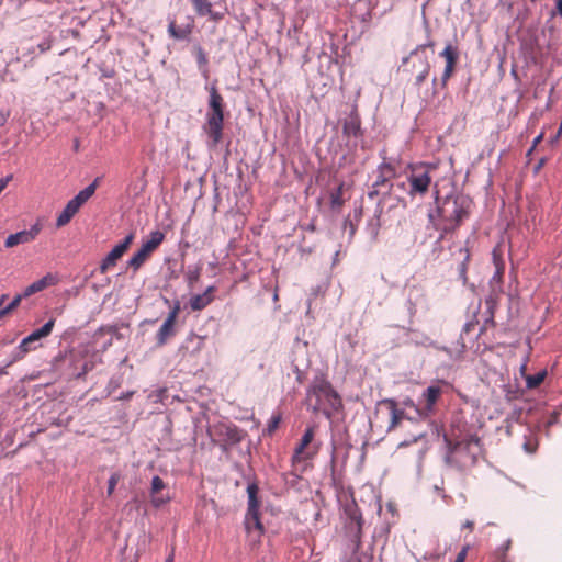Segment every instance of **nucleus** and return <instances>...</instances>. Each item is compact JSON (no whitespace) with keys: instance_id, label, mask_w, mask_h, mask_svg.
I'll return each mask as SVG.
<instances>
[{"instance_id":"412c9836","label":"nucleus","mask_w":562,"mask_h":562,"mask_svg":"<svg viewBox=\"0 0 562 562\" xmlns=\"http://www.w3.org/2000/svg\"><path fill=\"white\" fill-rule=\"evenodd\" d=\"M57 282V279L55 276L47 273L40 280L33 282L29 286H26L23 291L24 296L29 297L37 292H41L45 290L46 288L54 285Z\"/></svg>"},{"instance_id":"a878e982","label":"nucleus","mask_w":562,"mask_h":562,"mask_svg":"<svg viewBox=\"0 0 562 562\" xmlns=\"http://www.w3.org/2000/svg\"><path fill=\"white\" fill-rule=\"evenodd\" d=\"M54 325H55V319L54 318L49 319L41 328L31 333L27 336L29 340H31L33 344H35L36 341L49 336L54 328Z\"/></svg>"},{"instance_id":"4be33fe9","label":"nucleus","mask_w":562,"mask_h":562,"mask_svg":"<svg viewBox=\"0 0 562 562\" xmlns=\"http://www.w3.org/2000/svg\"><path fill=\"white\" fill-rule=\"evenodd\" d=\"M100 178H95L92 183L86 187L83 190L79 191V193L71 199V201L80 209L95 192L97 187L99 186Z\"/></svg>"},{"instance_id":"7ed1b4c3","label":"nucleus","mask_w":562,"mask_h":562,"mask_svg":"<svg viewBox=\"0 0 562 562\" xmlns=\"http://www.w3.org/2000/svg\"><path fill=\"white\" fill-rule=\"evenodd\" d=\"M437 169L436 164L420 162L409 166L407 181L409 184V196H425L432 182L431 173Z\"/></svg>"},{"instance_id":"13d9d810","label":"nucleus","mask_w":562,"mask_h":562,"mask_svg":"<svg viewBox=\"0 0 562 562\" xmlns=\"http://www.w3.org/2000/svg\"><path fill=\"white\" fill-rule=\"evenodd\" d=\"M541 137H542V135L538 136V137L535 139V145H536L538 142H540Z\"/></svg>"},{"instance_id":"f3484780","label":"nucleus","mask_w":562,"mask_h":562,"mask_svg":"<svg viewBox=\"0 0 562 562\" xmlns=\"http://www.w3.org/2000/svg\"><path fill=\"white\" fill-rule=\"evenodd\" d=\"M378 177L373 183L374 191L370 193L371 196L373 193L378 194L379 189L385 186L395 176V167L391 162L383 161L378 167Z\"/></svg>"},{"instance_id":"e433bc0d","label":"nucleus","mask_w":562,"mask_h":562,"mask_svg":"<svg viewBox=\"0 0 562 562\" xmlns=\"http://www.w3.org/2000/svg\"><path fill=\"white\" fill-rule=\"evenodd\" d=\"M226 428V435L228 437V439L233 442H238L240 440V436L238 434V430L237 428L234 426V427H225Z\"/></svg>"},{"instance_id":"58836bf2","label":"nucleus","mask_w":562,"mask_h":562,"mask_svg":"<svg viewBox=\"0 0 562 562\" xmlns=\"http://www.w3.org/2000/svg\"><path fill=\"white\" fill-rule=\"evenodd\" d=\"M524 449L528 453H533L537 449V442L533 441L532 439H527L526 442L524 443Z\"/></svg>"},{"instance_id":"393cba45","label":"nucleus","mask_w":562,"mask_h":562,"mask_svg":"<svg viewBox=\"0 0 562 562\" xmlns=\"http://www.w3.org/2000/svg\"><path fill=\"white\" fill-rule=\"evenodd\" d=\"M164 233H161L160 231H154L150 233L149 238L145 243H143L140 248L151 255L164 241Z\"/></svg>"},{"instance_id":"0eeeda50","label":"nucleus","mask_w":562,"mask_h":562,"mask_svg":"<svg viewBox=\"0 0 562 562\" xmlns=\"http://www.w3.org/2000/svg\"><path fill=\"white\" fill-rule=\"evenodd\" d=\"M133 234L127 235L121 243L115 245L113 249L106 255V257L100 263L99 270L100 273L104 274L110 269L116 266L117 261L123 257V255L128 250L132 241Z\"/></svg>"},{"instance_id":"2eb2a0df","label":"nucleus","mask_w":562,"mask_h":562,"mask_svg":"<svg viewBox=\"0 0 562 562\" xmlns=\"http://www.w3.org/2000/svg\"><path fill=\"white\" fill-rule=\"evenodd\" d=\"M194 29V19L190 15L187 16V22L180 25L176 20H170L168 24V34L171 38L177 41H184L190 37Z\"/></svg>"},{"instance_id":"6e6552de","label":"nucleus","mask_w":562,"mask_h":562,"mask_svg":"<svg viewBox=\"0 0 562 562\" xmlns=\"http://www.w3.org/2000/svg\"><path fill=\"white\" fill-rule=\"evenodd\" d=\"M315 436V428L313 426L305 429L300 443L296 446L292 461L301 462L313 458L317 453V448L310 447Z\"/></svg>"},{"instance_id":"f704fd0d","label":"nucleus","mask_w":562,"mask_h":562,"mask_svg":"<svg viewBox=\"0 0 562 562\" xmlns=\"http://www.w3.org/2000/svg\"><path fill=\"white\" fill-rule=\"evenodd\" d=\"M119 481H120V475L117 473H114L110 476L109 482H108V491H106L109 496H111L113 494Z\"/></svg>"},{"instance_id":"3c124183","label":"nucleus","mask_w":562,"mask_h":562,"mask_svg":"<svg viewBox=\"0 0 562 562\" xmlns=\"http://www.w3.org/2000/svg\"><path fill=\"white\" fill-rule=\"evenodd\" d=\"M487 325H491L490 316L486 318L484 325L482 326L480 330L481 334L486 329Z\"/></svg>"},{"instance_id":"f257e3e1","label":"nucleus","mask_w":562,"mask_h":562,"mask_svg":"<svg viewBox=\"0 0 562 562\" xmlns=\"http://www.w3.org/2000/svg\"><path fill=\"white\" fill-rule=\"evenodd\" d=\"M306 400L312 411L317 413L323 411L327 416L330 415L327 408L338 412L342 408L340 395L334 390L331 383L323 375L316 376L307 389Z\"/></svg>"},{"instance_id":"8fccbe9b","label":"nucleus","mask_w":562,"mask_h":562,"mask_svg":"<svg viewBox=\"0 0 562 562\" xmlns=\"http://www.w3.org/2000/svg\"><path fill=\"white\" fill-rule=\"evenodd\" d=\"M173 559H175V550L172 549L165 562H173Z\"/></svg>"},{"instance_id":"f03ea898","label":"nucleus","mask_w":562,"mask_h":562,"mask_svg":"<svg viewBox=\"0 0 562 562\" xmlns=\"http://www.w3.org/2000/svg\"><path fill=\"white\" fill-rule=\"evenodd\" d=\"M209 110L205 116L203 130L210 139V146L216 147L223 138L224 127V99L218 92L216 86L209 88Z\"/></svg>"},{"instance_id":"09e8293b","label":"nucleus","mask_w":562,"mask_h":562,"mask_svg":"<svg viewBox=\"0 0 562 562\" xmlns=\"http://www.w3.org/2000/svg\"><path fill=\"white\" fill-rule=\"evenodd\" d=\"M351 518L356 520L357 526H358V531L360 532V530H361V521H362L361 516L360 515H353Z\"/></svg>"},{"instance_id":"4468645a","label":"nucleus","mask_w":562,"mask_h":562,"mask_svg":"<svg viewBox=\"0 0 562 562\" xmlns=\"http://www.w3.org/2000/svg\"><path fill=\"white\" fill-rule=\"evenodd\" d=\"M440 57L445 58L446 60V67L441 77L442 87H446L457 66L459 57L457 47L452 46L451 44H447L443 50L440 53Z\"/></svg>"},{"instance_id":"a211bd4d","label":"nucleus","mask_w":562,"mask_h":562,"mask_svg":"<svg viewBox=\"0 0 562 562\" xmlns=\"http://www.w3.org/2000/svg\"><path fill=\"white\" fill-rule=\"evenodd\" d=\"M380 405H384L390 411V424L387 430H394L405 417L403 409L398 408L397 402L393 398H384L380 402Z\"/></svg>"},{"instance_id":"c756f323","label":"nucleus","mask_w":562,"mask_h":562,"mask_svg":"<svg viewBox=\"0 0 562 562\" xmlns=\"http://www.w3.org/2000/svg\"><path fill=\"white\" fill-rule=\"evenodd\" d=\"M547 371L542 370L539 371L536 374L527 375L526 376V385L528 389H536L546 379Z\"/></svg>"},{"instance_id":"6ab92c4d","label":"nucleus","mask_w":562,"mask_h":562,"mask_svg":"<svg viewBox=\"0 0 562 562\" xmlns=\"http://www.w3.org/2000/svg\"><path fill=\"white\" fill-rule=\"evenodd\" d=\"M195 13L199 16H209L213 21L223 19V13L213 11V5L210 0H191Z\"/></svg>"},{"instance_id":"5701e85b","label":"nucleus","mask_w":562,"mask_h":562,"mask_svg":"<svg viewBox=\"0 0 562 562\" xmlns=\"http://www.w3.org/2000/svg\"><path fill=\"white\" fill-rule=\"evenodd\" d=\"M100 178H95L92 183L86 187L83 190L79 191V193L71 199V201L80 209L95 192L97 187L99 186Z\"/></svg>"},{"instance_id":"20e7f679","label":"nucleus","mask_w":562,"mask_h":562,"mask_svg":"<svg viewBox=\"0 0 562 562\" xmlns=\"http://www.w3.org/2000/svg\"><path fill=\"white\" fill-rule=\"evenodd\" d=\"M453 461L461 470L473 467L482 452L481 439L476 435H470L457 442L452 449Z\"/></svg>"},{"instance_id":"bf43d9fd","label":"nucleus","mask_w":562,"mask_h":562,"mask_svg":"<svg viewBox=\"0 0 562 562\" xmlns=\"http://www.w3.org/2000/svg\"><path fill=\"white\" fill-rule=\"evenodd\" d=\"M461 346H462L461 352H464L465 345H464V344H462Z\"/></svg>"},{"instance_id":"49530a36","label":"nucleus","mask_w":562,"mask_h":562,"mask_svg":"<svg viewBox=\"0 0 562 562\" xmlns=\"http://www.w3.org/2000/svg\"><path fill=\"white\" fill-rule=\"evenodd\" d=\"M503 273H504V265L502 262H496V273H495V278H502L503 277Z\"/></svg>"},{"instance_id":"c03bdc74","label":"nucleus","mask_w":562,"mask_h":562,"mask_svg":"<svg viewBox=\"0 0 562 562\" xmlns=\"http://www.w3.org/2000/svg\"><path fill=\"white\" fill-rule=\"evenodd\" d=\"M509 546H510L509 541L504 546V549H503L502 555L499 557L498 562H508V560L506 558V552L509 549Z\"/></svg>"},{"instance_id":"a18cd8bd","label":"nucleus","mask_w":562,"mask_h":562,"mask_svg":"<svg viewBox=\"0 0 562 562\" xmlns=\"http://www.w3.org/2000/svg\"><path fill=\"white\" fill-rule=\"evenodd\" d=\"M50 47H52L50 42H43V43L38 44V49L41 53L47 52L48 49H50Z\"/></svg>"},{"instance_id":"ddd939ff","label":"nucleus","mask_w":562,"mask_h":562,"mask_svg":"<svg viewBox=\"0 0 562 562\" xmlns=\"http://www.w3.org/2000/svg\"><path fill=\"white\" fill-rule=\"evenodd\" d=\"M440 57L445 58L446 60V67L441 77L442 87H446L457 66L459 57L457 47L452 46L451 44H447L443 50L440 53Z\"/></svg>"},{"instance_id":"4c0bfd02","label":"nucleus","mask_w":562,"mask_h":562,"mask_svg":"<svg viewBox=\"0 0 562 562\" xmlns=\"http://www.w3.org/2000/svg\"><path fill=\"white\" fill-rule=\"evenodd\" d=\"M24 297H25L24 293L15 295L14 299L11 301V303L5 307L11 313L13 310H15L20 305L22 299H24Z\"/></svg>"},{"instance_id":"423d86ee","label":"nucleus","mask_w":562,"mask_h":562,"mask_svg":"<svg viewBox=\"0 0 562 562\" xmlns=\"http://www.w3.org/2000/svg\"><path fill=\"white\" fill-rule=\"evenodd\" d=\"M470 201L464 196H457L453 200H446L443 206L439 210L440 214L452 221L451 226H446L443 233L451 232L460 226L461 222L469 216Z\"/></svg>"},{"instance_id":"37998d69","label":"nucleus","mask_w":562,"mask_h":562,"mask_svg":"<svg viewBox=\"0 0 562 562\" xmlns=\"http://www.w3.org/2000/svg\"><path fill=\"white\" fill-rule=\"evenodd\" d=\"M13 176L9 175L0 179V193L7 188L8 183L12 180Z\"/></svg>"},{"instance_id":"603ef678","label":"nucleus","mask_w":562,"mask_h":562,"mask_svg":"<svg viewBox=\"0 0 562 562\" xmlns=\"http://www.w3.org/2000/svg\"><path fill=\"white\" fill-rule=\"evenodd\" d=\"M473 526H474L473 521H470V520H467V521L464 522V525H463V527H464V528H468V529H470V530H472V529H473Z\"/></svg>"},{"instance_id":"c9c22d12","label":"nucleus","mask_w":562,"mask_h":562,"mask_svg":"<svg viewBox=\"0 0 562 562\" xmlns=\"http://www.w3.org/2000/svg\"><path fill=\"white\" fill-rule=\"evenodd\" d=\"M195 52H196V59H198L199 66L205 67L207 65V57H206L205 52L203 50V48L201 46H198L195 48Z\"/></svg>"},{"instance_id":"ea45409f","label":"nucleus","mask_w":562,"mask_h":562,"mask_svg":"<svg viewBox=\"0 0 562 562\" xmlns=\"http://www.w3.org/2000/svg\"><path fill=\"white\" fill-rule=\"evenodd\" d=\"M403 405H404L405 407L413 408V409H414V411L419 415V412H420V407H422V406L416 405V404H415V402H414L412 398H409V397L405 398V400L403 401Z\"/></svg>"},{"instance_id":"39448f33","label":"nucleus","mask_w":562,"mask_h":562,"mask_svg":"<svg viewBox=\"0 0 562 562\" xmlns=\"http://www.w3.org/2000/svg\"><path fill=\"white\" fill-rule=\"evenodd\" d=\"M258 486L252 483L247 486L248 508L245 516V528L249 535L256 533L257 538L265 533V527L260 520V502L258 499Z\"/></svg>"},{"instance_id":"72a5a7b5","label":"nucleus","mask_w":562,"mask_h":562,"mask_svg":"<svg viewBox=\"0 0 562 562\" xmlns=\"http://www.w3.org/2000/svg\"><path fill=\"white\" fill-rule=\"evenodd\" d=\"M422 64H423V67H422L420 71L418 72V75L416 76V85L417 86L422 85L425 81V79L427 78L429 70H430V65L426 59L423 60Z\"/></svg>"},{"instance_id":"2f4dec72","label":"nucleus","mask_w":562,"mask_h":562,"mask_svg":"<svg viewBox=\"0 0 562 562\" xmlns=\"http://www.w3.org/2000/svg\"><path fill=\"white\" fill-rule=\"evenodd\" d=\"M485 306L487 310V314L490 315L491 326H495L494 315L497 306V297L494 295H490L488 297H486Z\"/></svg>"},{"instance_id":"dca6fc26","label":"nucleus","mask_w":562,"mask_h":562,"mask_svg":"<svg viewBox=\"0 0 562 562\" xmlns=\"http://www.w3.org/2000/svg\"><path fill=\"white\" fill-rule=\"evenodd\" d=\"M342 134L344 136L350 137H360L362 136L361 130V120L356 110H353L348 117H346L342 122Z\"/></svg>"},{"instance_id":"79ce46f5","label":"nucleus","mask_w":562,"mask_h":562,"mask_svg":"<svg viewBox=\"0 0 562 562\" xmlns=\"http://www.w3.org/2000/svg\"><path fill=\"white\" fill-rule=\"evenodd\" d=\"M476 323L477 322H475V321H471V322L465 323V325L462 328V333L463 334H468V333L474 330V328L476 326Z\"/></svg>"},{"instance_id":"1a4fd4ad","label":"nucleus","mask_w":562,"mask_h":562,"mask_svg":"<svg viewBox=\"0 0 562 562\" xmlns=\"http://www.w3.org/2000/svg\"><path fill=\"white\" fill-rule=\"evenodd\" d=\"M180 313V305L177 303L169 312L167 318L156 334L157 346H164L168 339L176 335V321Z\"/></svg>"},{"instance_id":"f8f14e48","label":"nucleus","mask_w":562,"mask_h":562,"mask_svg":"<svg viewBox=\"0 0 562 562\" xmlns=\"http://www.w3.org/2000/svg\"><path fill=\"white\" fill-rule=\"evenodd\" d=\"M42 231V225L35 223L27 231H21L15 234H11L7 237L4 245L7 248H12L20 244H27L33 241Z\"/></svg>"},{"instance_id":"6e6d98bb","label":"nucleus","mask_w":562,"mask_h":562,"mask_svg":"<svg viewBox=\"0 0 562 562\" xmlns=\"http://www.w3.org/2000/svg\"><path fill=\"white\" fill-rule=\"evenodd\" d=\"M7 299H8V295H7V294H2V295L0 296V307H2V306H3L4 302L7 301Z\"/></svg>"},{"instance_id":"aec40b11","label":"nucleus","mask_w":562,"mask_h":562,"mask_svg":"<svg viewBox=\"0 0 562 562\" xmlns=\"http://www.w3.org/2000/svg\"><path fill=\"white\" fill-rule=\"evenodd\" d=\"M214 292H215V286L210 285L209 288H206V290L202 294L193 295L190 299L191 310L192 311H202L207 305H210L214 300V296H213Z\"/></svg>"},{"instance_id":"a19ab883","label":"nucleus","mask_w":562,"mask_h":562,"mask_svg":"<svg viewBox=\"0 0 562 562\" xmlns=\"http://www.w3.org/2000/svg\"><path fill=\"white\" fill-rule=\"evenodd\" d=\"M468 550V546L463 547L461 551L457 554L454 562H464L467 559Z\"/></svg>"},{"instance_id":"864d4df0","label":"nucleus","mask_w":562,"mask_h":562,"mask_svg":"<svg viewBox=\"0 0 562 562\" xmlns=\"http://www.w3.org/2000/svg\"><path fill=\"white\" fill-rule=\"evenodd\" d=\"M557 9L559 14L562 16V0L557 1Z\"/></svg>"},{"instance_id":"c85d7f7f","label":"nucleus","mask_w":562,"mask_h":562,"mask_svg":"<svg viewBox=\"0 0 562 562\" xmlns=\"http://www.w3.org/2000/svg\"><path fill=\"white\" fill-rule=\"evenodd\" d=\"M201 271H202L201 266H196L194 268H189L186 271L184 278L187 280L189 288H193V285L199 282L200 277H201Z\"/></svg>"},{"instance_id":"9b49d317","label":"nucleus","mask_w":562,"mask_h":562,"mask_svg":"<svg viewBox=\"0 0 562 562\" xmlns=\"http://www.w3.org/2000/svg\"><path fill=\"white\" fill-rule=\"evenodd\" d=\"M165 490L166 484L164 480L158 475L154 476L150 483L149 495L150 503L155 508H160L161 506L170 502L171 496L169 492H164Z\"/></svg>"},{"instance_id":"7c9ffc66","label":"nucleus","mask_w":562,"mask_h":562,"mask_svg":"<svg viewBox=\"0 0 562 562\" xmlns=\"http://www.w3.org/2000/svg\"><path fill=\"white\" fill-rule=\"evenodd\" d=\"M460 254L463 255V260L459 265L458 270H459L460 278L463 280V283H465L468 280L467 271H468V263L470 261V251L467 248H461Z\"/></svg>"},{"instance_id":"bb28decb","label":"nucleus","mask_w":562,"mask_h":562,"mask_svg":"<svg viewBox=\"0 0 562 562\" xmlns=\"http://www.w3.org/2000/svg\"><path fill=\"white\" fill-rule=\"evenodd\" d=\"M149 257L150 254L140 248L127 261V266L136 272L149 259Z\"/></svg>"},{"instance_id":"b1692460","label":"nucleus","mask_w":562,"mask_h":562,"mask_svg":"<svg viewBox=\"0 0 562 562\" xmlns=\"http://www.w3.org/2000/svg\"><path fill=\"white\" fill-rule=\"evenodd\" d=\"M80 209L70 200L61 211V213L58 215L56 220V226L58 228L64 227L67 225L71 218L78 213Z\"/></svg>"},{"instance_id":"473e14b6","label":"nucleus","mask_w":562,"mask_h":562,"mask_svg":"<svg viewBox=\"0 0 562 562\" xmlns=\"http://www.w3.org/2000/svg\"><path fill=\"white\" fill-rule=\"evenodd\" d=\"M342 188L344 183H340L336 191L331 192L330 194V204L331 207H340L344 204L342 199Z\"/></svg>"},{"instance_id":"5fc2aeb1","label":"nucleus","mask_w":562,"mask_h":562,"mask_svg":"<svg viewBox=\"0 0 562 562\" xmlns=\"http://www.w3.org/2000/svg\"><path fill=\"white\" fill-rule=\"evenodd\" d=\"M9 313H10V312L8 311V308H7V307L1 308V310H0V319H1L2 317H4L7 314H9Z\"/></svg>"},{"instance_id":"cd10ccee","label":"nucleus","mask_w":562,"mask_h":562,"mask_svg":"<svg viewBox=\"0 0 562 562\" xmlns=\"http://www.w3.org/2000/svg\"><path fill=\"white\" fill-rule=\"evenodd\" d=\"M33 345L34 344L31 340H29L27 337H25L18 346L16 351L13 355L12 362L23 359L27 352L34 350L36 347Z\"/></svg>"},{"instance_id":"4d7b16f0","label":"nucleus","mask_w":562,"mask_h":562,"mask_svg":"<svg viewBox=\"0 0 562 562\" xmlns=\"http://www.w3.org/2000/svg\"><path fill=\"white\" fill-rule=\"evenodd\" d=\"M278 423H279V418H276V419L272 422V425H271L270 427H271V428L277 427Z\"/></svg>"},{"instance_id":"9d476101","label":"nucleus","mask_w":562,"mask_h":562,"mask_svg":"<svg viewBox=\"0 0 562 562\" xmlns=\"http://www.w3.org/2000/svg\"><path fill=\"white\" fill-rule=\"evenodd\" d=\"M442 395V389L439 384L429 385L422 394L425 404L420 407L419 417H428L435 412V406Z\"/></svg>"},{"instance_id":"de8ad7c7","label":"nucleus","mask_w":562,"mask_h":562,"mask_svg":"<svg viewBox=\"0 0 562 562\" xmlns=\"http://www.w3.org/2000/svg\"><path fill=\"white\" fill-rule=\"evenodd\" d=\"M434 45H435V43H434L432 41H429V42H428V43H426V44L419 45V46L416 48V50L412 53V55H414V54H415L417 50H419V49H425L426 47H430V48H432V47H434Z\"/></svg>"}]
</instances>
